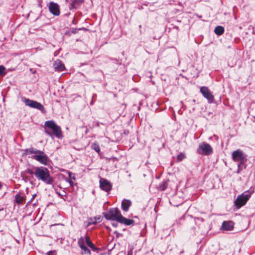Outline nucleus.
<instances>
[{"mask_svg": "<svg viewBox=\"0 0 255 255\" xmlns=\"http://www.w3.org/2000/svg\"><path fill=\"white\" fill-rule=\"evenodd\" d=\"M233 160L235 162H238L237 173H240L241 171L245 169L247 167L246 163L248 161V156L242 150L238 149L234 151L232 154Z\"/></svg>", "mask_w": 255, "mask_h": 255, "instance_id": "1", "label": "nucleus"}, {"mask_svg": "<svg viewBox=\"0 0 255 255\" xmlns=\"http://www.w3.org/2000/svg\"><path fill=\"white\" fill-rule=\"evenodd\" d=\"M34 169V175L38 180H41L46 184H52L53 179L47 168L41 166L35 167Z\"/></svg>", "mask_w": 255, "mask_h": 255, "instance_id": "2", "label": "nucleus"}, {"mask_svg": "<svg viewBox=\"0 0 255 255\" xmlns=\"http://www.w3.org/2000/svg\"><path fill=\"white\" fill-rule=\"evenodd\" d=\"M254 190H248L239 195L235 201V205L238 209L245 205L249 200Z\"/></svg>", "mask_w": 255, "mask_h": 255, "instance_id": "3", "label": "nucleus"}, {"mask_svg": "<svg viewBox=\"0 0 255 255\" xmlns=\"http://www.w3.org/2000/svg\"><path fill=\"white\" fill-rule=\"evenodd\" d=\"M122 215L118 208H110L109 211L104 213V217L108 220L116 221L119 222L120 216Z\"/></svg>", "mask_w": 255, "mask_h": 255, "instance_id": "4", "label": "nucleus"}, {"mask_svg": "<svg viewBox=\"0 0 255 255\" xmlns=\"http://www.w3.org/2000/svg\"><path fill=\"white\" fill-rule=\"evenodd\" d=\"M45 126L52 130L55 136L61 138L62 137V131L60 126H58L54 121H47L45 122Z\"/></svg>", "mask_w": 255, "mask_h": 255, "instance_id": "5", "label": "nucleus"}, {"mask_svg": "<svg viewBox=\"0 0 255 255\" xmlns=\"http://www.w3.org/2000/svg\"><path fill=\"white\" fill-rule=\"evenodd\" d=\"M197 152L199 154L209 155L213 153V150L212 146L209 143L203 142L199 145Z\"/></svg>", "mask_w": 255, "mask_h": 255, "instance_id": "6", "label": "nucleus"}, {"mask_svg": "<svg viewBox=\"0 0 255 255\" xmlns=\"http://www.w3.org/2000/svg\"><path fill=\"white\" fill-rule=\"evenodd\" d=\"M24 102L26 106H27L30 108L37 109L40 111L42 113H45V110L43 105L40 103L30 100L29 99H25Z\"/></svg>", "mask_w": 255, "mask_h": 255, "instance_id": "7", "label": "nucleus"}, {"mask_svg": "<svg viewBox=\"0 0 255 255\" xmlns=\"http://www.w3.org/2000/svg\"><path fill=\"white\" fill-rule=\"evenodd\" d=\"M31 157L45 165L47 164L48 160L47 155L41 150H40V153H37V154L32 155Z\"/></svg>", "mask_w": 255, "mask_h": 255, "instance_id": "8", "label": "nucleus"}, {"mask_svg": "<svg viewBox=\"0 0 255 255\" xmlns=\"http://www.w3.org/2000/svg\"><path fill=\"white\" fill-rule=\"evenodd\" d=\"M204 219L202 218H196L193 220H192L190 225L191 228L190 229V233L192 236H197L199 233V232L197 230L196 226H192L193 225L199 224L200 222H203Z\"/></svg>", "mask_w": 255, "mask_h": 255, "instance_id": "9", "label": "nucleus"}, {"mask_svg": "<svg viewBox=\"0 0 255 255\" xmlns=\"http://www.w3.org/2000/svg\"><path fill=\"white\" fill-rule=\"evenodd\" d=\"M100 188L105 192H109L112 188L111 183L106 179L101 178L99 181Z\"/></svg>", "mask_w": 255, "mask_h": 255, "instance_id": "10", "label": "nucleus"}, {"mask_svg": "<svg viewBox=\"0 0 255 255\" xmlns=\"http://www.w3.org/2000/svg\"><path fill=\"white\" fill-rule=\"evenodd\" d=\"M200 92L203 96L208 100L209 103H212L213 102L214 96L207 87H202L200 88Z\"/></svg>", "mask_w": 255, "mask_h": 255, "instance_id": "11", "label": "nucleus"}, {"mask_svg": "<svg viewBox=\"0 0 255 255\" xmlns=\"http://www.w3.org/2000/svg\"><path fill=\"white\" fill-rule=\"evenodd\" d=\"M84 1V0H66V2L69 3L70 10L78 9Z\"/></svg>", "mask_w": 255, "mask_h": 255, "instance_id": "12", "label": "nucleus"}, {"mask_svg": "<svg viewBox=\"0 0 255 255\" xmlns=\"http://www.w3.org/2000/svg\"><path fill=\"white\" fill-rule=\"evenodd\" d=\"M48 8L49 11L54 15H59L60 13L59 6L57 3L54 2L53 1L49 2Z\"/></svg>", "mask_w": 255, "mask_h": 255, "instance_id": "13", "label": "nucleus"}, {"mask_svg": "<svg viewBox=\"0 0 255 255\" xmlns=\"http://www.w3.org/2000/svg\"><path fill=\"white\" fill-rule=\"evenodd\" d=\"M131 205V201L130 200L125 199L122 202L121 208L124 211L128 212Z\"/></svg>", "mask_w": 255, "mask_h": 255, "instance_id": "14", "label": "nucleus"}, {"mask_svg": "<svg viewBox=\"0 0 255 255\" xmlns=\"http://www.w3.org/2000/svg\"><path fill=\"white\" fill-rule=\"evenodd\" d=\"M53 67L56 71H62L65 69L64 65L62 63L60 60H56L54 64Z\"/></svg>", "mask_w": 255, "mask_h": 255, "instance_id": "15", "label": "nucleus"}, {"mask_svg": "<svg viewBox=\"0 0 255 255\" xmlns=\"http://www.w3.org/2000/svg\"><path fill=\"white\" fill-rule=\"evenodd\" d=\"M234 225L232 221H224L222 223V229L225 231H231L233 229Z\"/></svg>", "mask_w": 255, "mask_h": 255, "instance_id": "16", "label": "nucleus"}, {"mask_svg": "<svg viewBox=\"0 0 255 255\" xmlns=\"http://www.w3.org/2000/svg\"><path fill=\"white\" fill-rule=\"evenodd\" d=\"M120 219L119 221V223L124 224L126 226H130L133 225L134 221L132 219H127L123 216H120Z\"/></svg>", "mask_w": 255, "mask_h": 255, "instance_id": "17", "label": "nucleus"}, {"mask_svg": "<svg viewBox=\"0 0 255 255\" xmlns=\"http://www.w3.org/2000/svg\"><path fill=\"white\" fill-rule=\"evenodd\" d=\"M22 151H23V152L22 153L23 156L31 154H33V153L36 154H37V153H40V150H38L36 148H34L33 147L26 148V149L22 150Z\"/></svg>", "mask_w": 255, "mask_h": 255, "instance_id": "18", "label": "nucleus"}, {"mask_svg": "<svg viewBox=\"0 0 255 255\" xmlns=\"http://www.w3.org/2000/svg\"><path fill=\"white\" fill-rule=\"evenodd\" d=\"M85 242L87 246L89 247L93 251L96 252L98 250L95 245L91 242L90 237L87 235L85 236Z\"/></svg>", "mask_w": 255, "mask_h": 255, "instance_id": "19", "label": "nucleus"}, {"mask_svg": "<svg viewBox=\"0 0 255 255\" xmlns=\"http://www.w3.org/2000/svg\"><path fill=\"white\" fill-rule=\"evenodd\" d=\"M15 201L19 205H22L25 202V197L21 196L19 194H17L15 196Z\"/></svg>", "mask_w": 255, "mask_h": 255, "instance_id": "20", "label": "nucleus"}, {"mask_svg": "<svg viewBox=\"0 0 255 255\" xmlns=\"http://www.w3.org/2000/svg\"><path fill=\"white\" fill-rule=\"evenodd\" d=\"M215 33L218 35H221L224 32V28L222 26H217L214 29Z\"/></svg>", "mask_w": 255, "mask_h": 255, "instance_id": "21", "label": "nucleus"}, {"mask_svg": "<svg viewBox=\"0 0 255 255\" xmlns=\"http://www.w3.org/2000/svg\"><path fill=\"white\" fill-rule=\"evenodd\" d=\"M81 249L82 250V254H87V255H91V251L85 245L82 246L80 247Z\"/></svg>", "mask_w": 255, "mask_h": 255, "instance_id": "22", "label": "nucleus"}, {"mask_svg": "<svg viewBox=\"0 0 255 255\" xmlns=\"http://www.w3.org/2000/svg\"><path fill=\"white\" fill-rule=\"evenodd\" d=\"M168 186V183L167 181H163L159 185V189L161 191H164L166 189Z\"/></svg>", "mask_w": 255, "mask_h": 255, "instance_id": "23", "label": "nucleus"}, {"mask_svg": "<svg viewBox=\"0 0 255 255\" xmlns=\"http://www.w3.org/2000/svg\"><path fill=\"white\" fill-rule=\"evenodd\" d=\"M92 148L97 153H99L100 151V147L97 143H94L92 144Z\"/></svg>", "mask_w": 255, "mask_h": 255, "instance_id": "24", "label": "nucleus"}, {"mask_svg": "<svg viewBox=\"0 0 255 255\" xmlns=\"http://www.w3.org/2000/svg\"><path fill=\"white\" fill-rule=\"evenodd\" d=\"M85 237H81L78 240V244L80 247L85 245Z\"/></svg>", "mask_w": 255, "mask_h": 255, "instance_id": "25", "label": "nucleus"}, {"mask_svg": "<svg viewBox=\"0 0 255 255\" xmlns=\"http://www.w3.org/2000/svg\"><path fill=\"white\" fill-rule=\"evenodd\" d=\"M185 157V155L183 153H180L179 154L177 157V161H182L184 158Z\"/></svg>", "mask_w": 255, "mask_h": 255, "instance_id": "26", "label": "nucleus"}, {"mask_svg": "<svg viewBox=\"0 0 255 255\" xmlns=\"http://www.w3.org/2000/svg\"><path fill=\"white\" fill-rule=\"evenodd\" d=\"M5 68L3 66H0V75H4L5 74Z\"/></svg>", "mask_w": 255, "mask_h": 255, "instance_id": "27", "label": "nucleus"}, {"mask_svg": "<svg viewBox=\"0 0 255 255\" xmlns=\"http://www.w3.org/2000/svg\"><path fill=\"white\" fill-rule=\"evenodd\" d=\"M26 172L30 174V175H32V174H34V171H33L32 170H31V169H29V168H28L26 169Z\"/></svg>", "mask_w": 255, "mask_h": 255, "instance_id": "28", "label": "nucleus"}, {"mask_svg": "<svg viewBox=\"0 0 255 255\" xmlns=\"http://www.w3.org/2000/svg\"><path fill=\"white\" fill-rule=\"evenodd\" d=\"M46 254L47 255H56V253L55 251H49Z\"/></svg>", "mask_w": 255, "mask_h": 255, "instance_id": "29", "label": "nucleus"}, {"mask_svg": "<svg viewBox=\"0 0 255 255\" xmlns=\"http://www.w3.org/2000/svg\"><path fill=\"white\" fill-rule=\"evenodd\" d=\"M45 132L49 136L52 137V133H51V132H50V131L47 130L46 129H45V130H44Z\"/></svg>", "mask_w": 255, "mask_h": 255, "instance_id": "30", "label": "nucleus"}, {"mask_svg": "<svg viewBox=\"0 0 255 255\" xmlns=\"http://www.w3.org/2000/svg\"><path fill=\"white\" fill-rule=\"evenodd\" d=\"M114 234L116 235L117 237H119L122 235L121 233L118 232L117 231H115Z\"/></svg>", "mask_w": 255, "mask_h": 255, "instance_id": "31", "label": "nucleus"}, {"mask_svg": "<svg viewBox=\"0 0 255 255\" xmlns=\"http://www.w3.org/2000/svg\"><path fill=\"white\" fill-rule=\"evenodd\" d=\"M68 182L69 183V184H70L71 186H74V182L72 180H69L68 181Z\"/></svg>", "mask_w": 255, "mask_h": 255, "instance_id": "32", "label": "nucleus"}, {"mask_svg": "<svg viewBox=\"0 0 255 255\" xmlns=\"http://www.w3.org/2000/svg\"><path fill=\"white\" fill-rule=\"evenodd\" d=\"M71 32L73 33H76L77 32V29L76 28H75V29L72 28Z\"/></svg>", "mask_w": 255, "mask_h": 255, "instance_id": "33", "label": "nucleus"}, {"mask_svg": "<svg viewBox=\"0 0 255 255\" xmlns=\"http://www.w3.org/2000/svg\"><path fill=\"white\" fill-rule=\"evenodd\" d=\"M56 193L57 194V195L60 197L61 198H62V197L63 196V195H62L60 193L58 192H56Z\"/></svg>", "mask_w": 255, "mask_h": 255, "instance_id": "34", "label": "nucleus"}, {"mask_svg": "<svg viewBox=\"0 0 255 255\" xmlns=\"http://www.w3.org/2000/svg\"><path fill=\"white\" fill-rule=\"evenodd\" d=\"M112 225H113V226H114L115 227H117L118 226V224L117 223H113Z\"/></svg>", "mask_w": 255, "mask_h": 255, "instance_id": "35", "label": "nucleus"}, {"mask_svg": "<svg viewBox=\"0 0 255 255\" xmlns=\"http://www.w3.org/2000/svg\"><path fill=\"white\" fill-rule=\"evenodd\" d=\"M127 255H132V253L128 252Z\"/></svg>", "mask_w": 255, "mask_h": 255, "instance_id": "36", "label": "nucleus"}, {"mask_svg": "<svg viewBox=\"0 0 255 255\" xmlns=\"http://www.w3.org/2000/svg\"><path fill=\"white\" fill-rule=\"evenodd\" d=\"M72 179H74V180H75V177H74V176H73V177H72Z\"/></svg>", "mask_w": 255, "mask_h": 255, "instance_id": "37", "label": "nucleus"}, {"mask_svg": "<svg viewBox=\"0 0 255 255\" xmlns=\"http://www.w3.org/2000/svg\"><path fill=\"white\" fill-rule=\"evenodd\" d=\"M69 176H70V178H72V177H71V173H69Z\"/></svg>", "mask_w": 255, "mask_h": 255, "instance_id": "38", "label": "nucleus"}, {"mask_svg": "<svg viewBox=\"0 0 255 255\" xmlns=\"http://www.w3.org/2000/svg\"><path fill=\"white\" fill-rule=\"evenodd\" d=\"M92 224H96V222H93Z\"/></svg>", "mask_w": 255, "mask_h": 255, "instance_id": "39", "label": "nucleus"}, {"mask_svg": "<svg viewBox=\"0 0 255 255\" xmlns=\"http://www.w3.org/2000/svg\"><path fill=\"white\" fill-rule=\"evenodd\" d=\"M1 183L0 182V188H1Z\"/></svg>", "mask_w": 255, "mask_h": 255, "instance_id": "40", "label": "nucleus"}, {"mask_svg": "<svg viewBox=\"0 0 255 255\" xmlns=\"http://www.w3.org/2000/svg\"><path fill=\"white\" fill-rule=\"evenodd\" d=\"M90 224H91V223H88V225H90Z\"/></svg>", "mask_w": 255, "mask_h": 255, "instance_id": "41", "label": "nucleus"}, {"mask_svg": "<svg viewBox=\"0 0 255 255\" xmlns=\"http://www.w3.org/2000/svg\"><path fill=\"white\" fill-rule=\"evenodd\" d=\"M2 210H3V209H0V211H2Z\"/></svg>", "mask_w": 255, "mask_h": 255, "instance_id": "42", "label": "nucleus"}]
</instances>
